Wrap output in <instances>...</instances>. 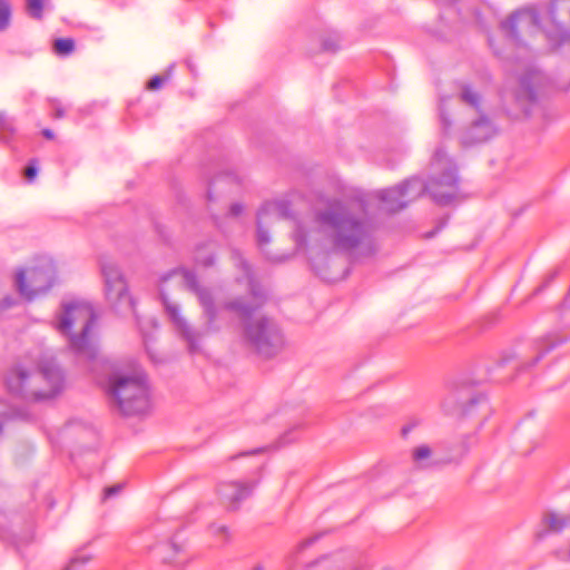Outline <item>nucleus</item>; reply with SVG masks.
I'll use <instances>...</instances> for the list:
<instances>
[{"instance_id":"obj_11","label":"nucleus","mask_w":570,"mask_h":570,"mask_svg":"<svg viewBox=\"0 0 570 570\" xmlns=\"http://www.w3.org/2000/svg\"><path fill=\"white\" fill-rule=\"evenodd\" d=\"M254 487V482H223L218 485V494L228 508L236 509L243 500L252 494Z\"/></svg>"},{"instance_id":"obj_1","label":"nucleus","mask_w":570,"mask_h":570,"mask_svg":"<svg viewBox=\"0 0 570 570\" xmlns=\"http://www.w3.org/2000/svg\"><path fill=\"white\" fill-rule=\"evenodd\" d=\"M230 258L242 272L237 281L246 283V295L226 298L218 306L213 288L200 284L193 271L173 269L161 277L159 284L166 313L194 352L202 338L220 331V309L230 312L240 321L245 341L258 354L271 357L283 346L281 330L273 320L256 315L264 303V295L257 288L250 266L236 249L232 250Z\"/></svg>"},{"instance_id":"obj_4","label":"nucleus","mask_w":570,"mask_h":570,"mask_svg":"<svg viewBox=\"0 0 570 570\" xmlns=\"http://www.w3.org/2000/svg\"><path fill=\"white\" fill-rule=\"evenodd\" d=\"M8 391L27 401H41L56 396L63 386V375L55 363H48L40 368L17 366L7 377Z\"/></svg>"},{"instance_id":"obj_29","label":"nucleus","mask_w":570,"mask_h":570,"mask_svg":"<svg viewBox=\"0 0 570 570\" xmlns=\"http://www.w3.org/2000/svg\"><path fill=\"white\" fill-rule=\"evenodd\" d=\"M121 489H122L121 484H116V485H112V487H108L104 491V498L105 499L111 498V497L118 494L121 491Z\"/></svg>"},{"instance_id":"obj_39","label":"nucleus","mask_w":570,"mask_h":570,"mask_svg":"<svg viewBox=\"0 0 570 570\" xmlns=\"http://www.w3.org/2000/svg\"><path fill=\"white\" fill-rule=\"evenodd\" d=\"M411 429H412V428H411L410 425L404 426V428L402 429V435H403V436H406V435L410 433Z\"/></svg>"},{"instance_id":"obj_35","label":"nucleus","mask_w":570,"mask_h":570,"mask_svg":"<svg viewBox=\"0 0 570 570\" xmlns=\"http://www.w3.org/2000/svg\"><path fill=\"white\" fill-rule=\"evenodd\" d=\"M42 135L47 138V139H52L53 138V131L50 130V129H43L42 130Z\"/></svg>"},{"instance_id":"obj_23","label":"nucleus","mask_w":570,"mask_h":570,"mask_svg":"<svg viewBox=\"0 0 570 570\" xmlns=\"http://www.w3.org/2000/svg\"><path fill=\"white\" fill-rule=\"evenodd\" d=\"M90 560V557L89 556H86V554H80V556H76L71 559V561L69 562V564L67 566V568L65 570H81V568L87 564Z\"/></svg>"},{"instance_id":"obj_36","label":"nucleus","mask_w":570,"mask_h":570,"mask_svg":"<svg viewBox=\"0 0 570 570\" xmlns=\"http://www.w3.org/2000/svg\"><path fill=\"white\" fill-rule=\"evenodd\" d=\"M11 305H12V302L10 299H8V298H4L2 301V303L0 304V309H4V308H7V307H9Z\"/></svg>"},{"instance_id":"obj_14","label":"nucleus","mask_w":570,"mask_h":570,"mask_svg":"<svg viewBox=\"0 0 570 570\" xmlns=\"http://www.w3.org/2000/svg\"><path fill=\"white\" fill-rule=\"evenodd\" d=\"M519 85L520 88L513 96L520 105L521 111L528 114V105L534 100L535 94L528 77L522 78Z\"/></svg>"},{"instance_id":"obj_40","label":"nucleus","mask_w":570,"mask_h":570,"mask_svg":"<svg viewBox=\"0 0 570 570\" xmlns=\"http://www.w3.org/2000/svg\"><path fill=\"white\" fill-rule=\"evenodd\" d=\"M560 0H556L554 3H552L551 8H550V16L552 19H554V7L557 4V2H559Z\"/></svg>"},{"instance_id":"obj_16","label":"nucleus","mask_w":570,"mask_h":570,"mask_svg":"<svg viewBox=\"0 0 570 570\" xmlns=\"http://www.w3.org/2000/svg\"><path fill=\"white\" fill-rule=\"evenodd\" d=\"M459 99L461 102L465 104L466 106L473 108L475 111H480L482 98L481 95L472 88L470 85H461L459 92H458Z\"/></svg>"},{"instance_id":"obj_9","label":"nucleus","mask_w":570,"mask_h":570,"mask_svg":"<svg viewBox=\"0 0 570 570\" xmlns=\"http://www.w3.org/2000/svg\"><path fill=\"white\" fill-rule=\"evenodd\" d=\"M501 27L517 42H522L527 37H533L541 30L539 16L532 8L514 12L501 23Z\"/></svg>"},{"instance_id":"obj_21","label":"nucleus","mask_w":570,"mask_h":570,"mask_svg":"<svg viewBox=\"0 0 570 570\" xmlns=\"http://www.w3.org/2000/svg\"><path fill=\"white\" fill-rule=\"evenodd\" d=\"M195 259L203 267H212L216 262L215 255L212 252H206L205 248L197 249Z\"/></svg>"},{"instance_id":"obj_18","label":"nucleus","mask_w":570,"mask_h":570,"mask_svg":"<svg viewBox=\"0 0 570 570\" xmlns=\"http://www.w3.org/2000/svg\"><path fill=\"white\" fill-rule=\"evenodd\" d=\"M18 411L11 406L6 400L0 399V433L2 432L3 425L18 416Z\"/></svg>"},{"instance_id":"obj_41","label":"nucleus","mask_w":570,"mask_h":570,"mask_svg":"<svg viewBox=\"0 0 570 570\" xmlns=\"http://www.w3.org/2000/svg\"><path fill=\"white\" fill-rule=\"evenodd\" d=\"M207 196H208V199H212V189L210 188L208 189Z\"/></svg>"},{"instance_id":"obj_25","label":"nucleus","mask_w":570,"mask_h":570,"mask_svg":"<svg viewBox=\"0 0 570 570\" xmlns=\"http://www.w3.org/2000/svg\"><path fill=\"white\" fill-rule=\"evenodd\" d=\"M210 531H212L213 535H215L224 541L227 540V538H228L227 527H225L223 524H213L210 527Z\"/></svg>"},{"instance_id":"obj_38","label":"nucleus","mask_w":570,"mask_h":570,"mask_svg":"<svg viewBox=\"0 0 570 570\" xmlns=\"http://www.w3.org/2000/svg\"><path fill=\"white\" fill-rule=\"evenodd\" d=\"M268 259L273 261V262H281L283 261V257L281 256H269L267 253H266Z\"/></svg>"},{"instance_id":"obj_15","label":"nucleus","mask_w":570,"mask_h":570,"mask_svg":"<svg viewBox=\"0 0 570 570\" xmlns=\"http://www.w3.org/2000/svg\"><path fill=\"white\" fill-rule=\"evenodd\" d=\"M543 524L549 532L558 533L570 527V515H563L557 512H548L543 517Z\"/></svg>"},{"instance_id":"obj_43","label":"nucleus","mask_w":570,"mask_h":570,"mask_svg":"<svg viewBox=\"0 0 570 570\" xmlns=\"http://www.w3.org/2000/svg\"><path fill=\"white\" fill-rule=\"evenodd\" d=\"M254 570H263V569H262V568H259V567H257V568H255Z\"/></svg>"},{"instance_id":"obj_19","label":"nucleus","mask_w":570,"mask_h":570,"mask_svg":"<svg viewBox=\"0 0 570 570\" xmlns=\"http://www.w3.org/2000/svg\"><path fill=\"white\" fill-rule=\"evenodd\" d=\"M53 50L58 56H69L75 50V41L71 38L56 39Z\"/></svg>"},{"instance_id":"obj_20","label":"nucleus","mask_w":570,"mask_h":570,"mask_svg":"<svg viewBox=\"0 0 570 570\" xmlns=\"http://www.w3.org/2000/svg\"><path fill=\"white\" fill-rule=\"evenodd\" d=\"M11 6L8 0H0V32L7 30L11 22Z\"/></svg>"},{"instance_id":"obj_8","label":"nucleus","mask_w":570,"mask_h":570,"mask_svg":"<svg viewBox=\"0 0 570 570\" xmlns=\"http://www.w3.org/2000/svg\"><path fill=\"white\" fill-rule=\"evenodd\" d=\"M101 275L105 285L106 298L114 306H126L134 311V301L128 293V286L117 264L111 261L101 263Z\"/></svg>"},{"instance_id":"obj_32","label":"nucleus","mask_w":570,"mask_h":570,"mask_svg":"<svg viewBox=\"0 0 570 570\" xmlns=\"http://www.w3.org/2000/svg\"><path fill=\"white\" fill-rule=\"evenodd\" d=\"M243 212V206L240 204H233L229 208V213L232 216H238Z\"/></svg>"},{"instance_id":"obj_10","label":"nucleus","mask_w":570,"mask_h":570,"mask_svg":"<svg viewBox=\"0 0 570 570\" xmlns=\"http://www.w3.org/2000/svg\"><path fill=\"white\" fill-rule=\"evenodd\" d=\"M292 210L287 200L266 203L257 214V245L261 250L269 244V227L277 220L291 218Z\"/></svg>"},{"instance_id":"obj_5","label":"nucleus","mask_w":570,"mask_h":570,"mask_svg":"<svg viewBox=\"0 0 570 570\" xmlns=\"http://www.w3.org/2000/svg\"><path fill=\"white\" fill-rule=\"evenodd\" d=\"M96 318L91 304L85 301H72L62 305L56 322V328L69 337L70 348L77 355L89 360L95 358L97 353L89 335Z\"/></svg>"},{"instance_id":"obj_42","label":"nucleus","mask_w":570,"mask_h":570,"mask_svg":"<svg viewBox=\"0 0 570 570\" xmlns=\"http://www.w3.org/2000/svg\"><path fill=\"white\" fill-rule=\"evenodd\" d=\"M312 542H313V540H308V541L304 542V546H308V544H311Z\"/></svg>"},{"instance_id":"obj_31","label":"nucleus","mask_w":570,"mask_h":570,"mask_svg":"<svg viewBox=\"0 0 570 570\" xmlns=\"http://www.w3.org/2000/svg\"><path fill=\"white\" fill-rule=\"evenodd\" d=\"M37 168L33 166V165H28L24 169V176L28 180H33L35 177L37 176Z\"/></svg>"},{"instance_id":"obj_7","label":"nucleus","mask_w":570,"mask_h":570,"mask_svg":"<svg viewBox=\"0 0 570 570\" xmlns=\"http://www.w3.org/2000/svg\"><path fill=\"white\" fill-rule=\"evenodd\" d=\"M55 276L56 267L53 262L50 258L43 257L37 265L17 273L16 286L23 297L31 301L51 288Z\"/></svg>"},{"instance_id":"obj_30","label":"nucleus","mask_w":570,"mask_h":570,"mask_svg":"<svg viewBox=\"0 0 570 570\" xmlns=\"http://www.w3.org/2000/svg\"><path fill=\"white\" fill-rule=\"evenodd\" d=\"M443 105H444V99L441 98L440 117H441V120H442L443 129L446 130V129L450 128L451 122H450V120L448 119V117L444 114Z\"/></svg>"},{"instance_id":"obj_6","label":"nucleus","mask_w":570,"mask_h":570,"mask_svg":"<svg viewBox=\"0 0 570 570\" xmlns=\"http://www.w3.org/2000/svg\"><path fill=\"white\" fill-rule=\"evenodd\" d=\"M459 184L456 165L443 148H438L431 160L430 178L423 183L424 191H428L435 203L446 205L459 197Z\"/></svg>"},{"instance_id":"obj_27","label":"nucleus","mask_w":570,"mask_h":570,"mask_svg":"<svg viewBox=\"0 0 570 570\" xmlns=\"http://www.w3.org/2000/svg\"><path fill=\"white\" fill-rule=\"evenodd\" d=\"M323 48L327 51H336L340 48L338 45V38L337 37H330L327 39L323 40Z\"/></svg>"},{"instance_id":"obj_28","label":"nucleus","mask_w":570,"mask_h":570,"mask_svg":"<svg viewBox=\"0 0 570 570\" xmlns=\"http://www.w3.org/2000/svg\"><path fill=\"white\" fill-rule=\"evenodd\" d=\"M455 400L456 399L454 394L450 395L444 400L442 406L448 414H454L456 412V407L454 405Z\"/></svg>"},{"instance_id":"obj_37","label":"nucleus","mask_w":570,"mask_h":570,"mask_svg":"<svg viewBox=\"0 0 570 570\" xmlns=\"http://www.w3.org/2000/svg\"><path fill=\"white\" fill-rule=\"evenodd\" d=\"M560 31V42H564L568 38V35L563 30Z\"/></svg>"},{"instance_id":"obj_26","label":"nucleus","mask_w":570,"mask_h":570,"mask_svg":"<svg viewBox=\"0 0 570 570\" xmlns=\"http://www.w3.org/2000/svg\"><path fill=\"white\" fill-rule=\"evenodd\" d=\"M167 80L166 77L163 76H154L147 83V89L149 90H158L161 88L164 82Z\"/></svg>"},{"instance_id":"obj_24","label":"nucleus","mask_w":570,"mask_h":570,"mask_svg":"<svg viewBox=\"0 0 570 570\" xmlns=\"http://www.w3.org/2000/svg\"><path fill=\"white\" fill-rule=\"evenodd\" d=\"M0 130L2 132H8V134H12L14 130L12 120L9 118V116L4 111H0Z\"/></svg>"},{"instance_id":"obj_13","label":"nucleus","mask_w":570,"mask_h":570,"mask_svg":"<svg viewBox=\"0 0 570 570\" xmlns=\"http://www.w3.org/2000/svg\"><path fill=\"white\" fill-rule=\"evenodd\" d=\"M411 459L414 466L419 470H426L439 465V460L435 458L433 449L428 444H421L412 449Z\"/></svg>"},{"instance_id":"obj_34","label":"nucleus","mask_w":570,"mask_h":570,"mask_svg":"<svg viewBox=\"0 0 570 570\" xmlns=\"http://www.w3.org/2000/svg\"><path fill=\"white\" fill-rule=\"evenodd\" d=\"M55 118L60 119L65 116V110L61 106H55Z\"/></svg>"},{"instance_id":"obj_33","label":"nucleus","mask_w":570,"mask_h":570,"mask_svg":"<svg viewBox=\"0 0 570 570\" xmlns=\"http://www.w3.org/2000/svg\"><path fill=\"white\" fill-rule=\"evenodd\" d=\"M168 549H170L175 554L183 551V546L177 544L176 542H170L166 546Z\"/></svg>"},{"instance_id":"obj_12","label":"nucleus","mask_w":570,"mask_h":570,"mask_svg":"<svg viewBox=\"0 0 570 570\" xmlns=\"http://www.w3.org/2000/svg\"><path fill=\"white\" fill-rule=\"evenodd\" d=\"M494 134L495 128L492 122L487 117L481 116L461 134V142L464 146H473L489 140Z\"/></svg>"},{"instance_id":"obj_22","label":"nucleus","mask_w":570,"mask_h":570,"mask_svg":"<svg viewBox=\"0 0 570 570\" xmlns=\"http://www.w3.org/2000/svg\"><path fill=\"white\" fill-rule=\"evenodd\" d=\"M27 9L33 18H41L43 10V0H26Z\"/></svg>"},{"instance_id":"obj_17","label":"nucleus","mask_w":570,"mask_h":570,"mask_svg":"<svg viewBox=\"0 0 570 570\" xmlns=\"http://www.w3.org/2000/svg\"><path fill=\"white\" fill-rule=\"evenodd\" d=\"M561 342L559 340L552 338L550 335L542 337L535 342V348L539 351L537 357L533 363L539 362L544 354L550 352L552 348L558 346Z\"/></svg>"},{"instance_id":"obj_3","label":"nucleus","mask_w":570,"mask_h":570,"mask_svg":"<svg viewBox=\"0 0 570 570\" xmlns=\"http://www.w3.org/2000/svg\"><path fill=\"white\" fill-rule=\"evenodd\" d=\"M105 389L112 405L124 415H144L151 410V392L147 376L134 364L114 365Z\"/></svg>"},{"instance_id":"obj_2","label":"nucleus","mask_w":570,"mask_h":570,"mask_svg":"<svg viewBox=\"0 0 570 570\" xmlns=\"http://www.w3.org/2000/svg\"><path fill=\"white\" fill-rule=\"evenodd\" d=\"M423 193V181L413 177L395 187L374 193L356 190L342 198L328 199L323 208L314 210L311 228L293 219V239L298 248H316L322 252H350L370 245L374 230L368 215L372 199L381 203V209L395 213Z\"/></svg>"}]
</instances>
